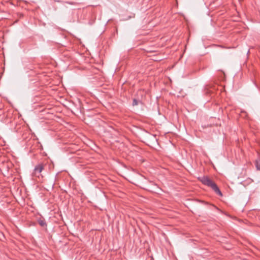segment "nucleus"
<instances>
[{
    "mask_svg": "<svg viewBox=\"0 0 260 260\" xmlns=\"http://www.w3.org/2000/svg\"><path fill=\"white\" fill-rule=\"evenodd\" d=\"M201 182L209 187H210L217 194L222 196V194L216 183L208 177H203L201 178Z\"/></svg>",
    "mask_w": 260,
    "mask_h": 260,
    "instance_id": "1",
    "label": "nucleus"
},
{
    "mask_svg": "<svg viewBox=\"0 0 260 260\" xmlns=\"http://www.w3.org/2000/svg\"><path fill=\"white\" fill-rule=\"evenodd\" d=\"M44 169V166L42 164H40L36 166L34 170V175L36 176L39 177L40 173Z\"/></svg>",
    "mask_w": 260,
    "mask_h": 260,
    "instance_id": "2",
    "label": "nucleus"
},
{
    "mask_svg": "<svg viewBox=\"0 0 260 260\" xmlns=\"http://www.w3.org/2000/svg\"><path fill=\"white\" fill-rule=\"evenodd\" d=\"M255 165L257 169L260 170V156L255 160Z\"/></svg>",
    "mask_w": 260,
    "mask_h": 260,
    "instance_id": "3",
    "label": "nucleus"
},
{
    "mask_svg": "<svg viewBox=\"0 0 260 260\" xmlns=\"http://www.w3.org/2000/svg\"><path fill=\"white\" fill-rule=\"evenodd\" d=\"M38 222L39 223V224L41 226H45L46 225V222L44 220H43V219H40L38 220Z\"/></svg>",
    "mask_w": 260,
    "mask_h": 260,
    "instance_id": "4",
    "label": "nucleus"
},
{
    "mask_svg": "<svg viewBox=\"0 0 260 260\" xmlns=\"http://www.w3.org/2000/svg\"><path fill=\"white\" fill-rule=\"evenodd\" d=\"M138 105V101L136 99H134L133 102V105L136 106Z\"/></svg>",
    "mask_w": 260,
    "mask_h": 260,
    "instance_id": "5",
    "label": "nucleus"
}]
</instances>
